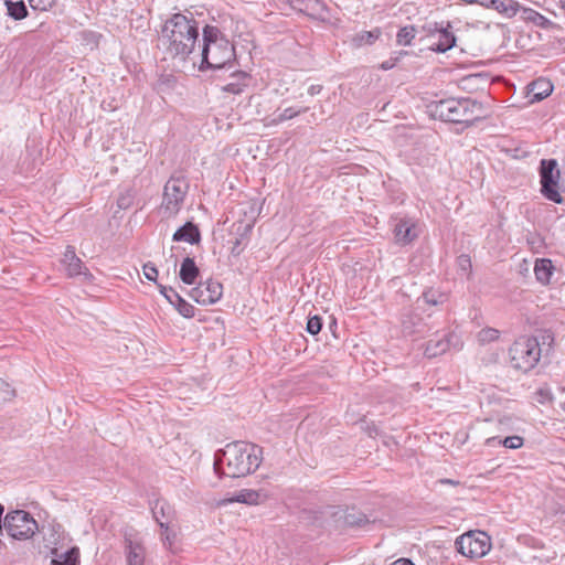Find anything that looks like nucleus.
<instances>
[{
  "label": "nucleus",
  "instance_id": "f257e3e1",
  "mask_svg": "<svg viewBox=\"0 0 565 565\" xmlns=\"http://www.w3.org/2000/svg\"><path fill=\"white\" fill-rule=\"evenodd\" d=\"M198 39V21L175 13L162 25L159 46L163 50L164 58L183 63L195 52Z\"/></svg>",
  "mask_w": 565,
  "mask_h": 565
},
{
  "label": "nucleus",
  "instance_id": "f03ea898",
  "mask_svg": "<svg viewBox=\"0 0 565 565\" xmlns=\"http://www.w3.org/2000/svg\"><path fill=\"white\" fill-rule=\"evenodd\" d=\"M263 460V449L247 441H233L215 454L214 470L222 476L241 478L255 472Z\"/></svg>",
  "mask_w": 565,
  "mask_h": 565
},
{
  "label": "nucleus",
  "instance_id": "7ed1b4c3",
  "mask_svg": "<svg viewBox=\"0 0 565 565\" xmlns=\"http://www.w3.org/2000/svg\"><path fill=\"white\" fill-rule=\"evenodd\" d=\"M200 56L202 63L209 68H223L227 65L232 67V62L235 60V50L218 28L205 25Z\"/></svg>",
  "mask_w": 565,
  "mask_h": 565
},
{
  "label": "nucleus",
  "instance_id": "20e7f679",
  "mask_svg": "<svg viewBox=\"0 0 565 565\" xmlns=\"http://www.w3.org/2000/svg\"><path fill=\"white\" fill-rule=\"evenodd\" d=\"M434 113L444 121L467 124L480 119L483 116L481 104L470 98H447L439 100Z\"/></svg>",
  "mask_w": 565,
  "mask_h": 565
},
{
  "label": "nucleus",
  "instance_id": "39448f33",
  "mask_svg": "<svg viewBox=\"0 0 565 565\" xmlns=\"http://www.w3.org/2000/svg\"><path fill=\"white\" fill-rule=\"evenodd\" d=\"M541 345L535 337H520L509 350L511 365L520 371L529 372L541 359Z\"/></svg>",
  "mask_w": 565,
  "mask_h": 565
},
{
  "label": "nucleus",
  "instance_id": "423d86ee",
  "mask_svg": "<svg viewBox=\"0 0 565 565\" xmlns=\"http://www.w3.org/2000/svg\"><path fill=\"white\" fill-rule=\"evenodd\" d=\"M189 182L183 177H171L163 186L161 209L167 216L177 215L184 203Z\"/></svg>",
  "mask_w": 565,
  "mask_h": 565
},
{
  "label": "nucleus",
  "instance_id": "0eeeda50",
  "mask_svg": "<svg viewBox=\"0 0 565 565\" xmlns=\"http://www.w3.org/2000/svg\"><path fill=\"white\" fill-rule=\"evenodd\" d=\"M4 529L15 540L31 539L38 531V523L33 516L23 510H14L4 516Z\"/></svg>",
  "mask_w": 565,
  "mask_h": 565
},
{
  "label": "nucleus",
  "instance_id": "6e6552de",
  "mask_svg": "<svg viewBox=\"0 0 565 565\" xmlns=\"http://www.w3.org/2000/svg\"><path fill=\"white\" fill-rule=\"evenodd\" d=\"M456 547L466 557H481L490 551L491 537L482 531H469L456 540Z\"/></svg>",
  "mask_w": 565,
  "mask_h": 565
},
{
  "label": "nucleus",
  "instance_id": "1a4fd4ad",
  "mask_svg": "<svg viewBox=\"0 0 565 565\" xmlns=\"http://www.w3.org/2000/svg\"><path fill=\"white\" fill-rule=\"evenodd\" d=\"M559 175L561 173L555 159H543L541 161L540 177L542 194L547 200L557 204L563 203V198L557 191Z\"/></svg>",
  "mask_w": 565,
  "mask_h": 565
},
{
  "label": "nucleus",
  "instance_id": "9d476101",
  "mask_svg": "<svg viewBox=\"0 0 565 565\" xmlns=\"http://www.w3.org/2000/svg\"><path fill=\"white\" fill-rule=\"evenodd\" d=\"M223 295V286L218 281L207 280L194 287L190 297L200 305H212L217 302Z\"/></svg>",
  "mask_w": 565,
  "mask_h": 565
},
{
  "label": "nucleus",
  "instance_id": "9b49d317",
  "mask_svg": "<svg viewBox=\"0 0 565 565\" xmlns=\"http://www.w3.org/2000/svg\"><path fill=\"white\" fill-rule=\"evenodd\" d=\"M124 547L127 565L145 564L146 548L139 534L136 531L125 533Z\"/></svg>",
  "mask_w": 565,
  "mask_h": 565
},
{
  "label": "nucleus",
  "instance_id": "f8f14e48",
  "mask_svg": "<svg viewBox=\"0 0 565 565\" xmlns=\"http://www.w3.org/2000/svg\"><path fill=\"white\" fill-rule=\"evenodd\" d=\"M450 347L459 350L462 343L456 333H449L440 339H430L425 348V355L428 358H435L439 354L445 353Z\"/></svg>",
  "mask_w": 565,
  "mask_h": 565
},
{
  "label": "nucleus",
  "instance_id": "ddd939ff",
  "mask_svg": "<svg viewBox=\"0 0 565 565\" xmlns=\"http://www.w3.org/2000/svg\"><path fill=\"white\" fill-rule=\"evenodd\" d=\"M61 263L68 277H75L79 275L92 277L81 258L76 256L75 249L72 246L66 247Z\"/></svg>",
  "mask_w": 565,
  "mask_h": 565
},
{
  "label": "nucleus",
  "instance_id": "4468645a",
  "mask_svg": "<svg viewBox=\"0 0 565 565\" xmlns=\"http://www.w3.org/2000/svg\"><path fill=\"white\" fill-rule=\"evenodd\" d=\"M250 76L243 71H234L230 81L221 86V90L233 95L242 94L249 86Z\"/></svg>",
  "mask_w": 565,
  "mask_h": 565
},
{
  "label": "nucleus",
  "instance_id": "2eb2a0df",
  "mask_svg": "<svg viewBox=\"0 0 565 565\" xmlns=\"http://www.w3.org/2000/svg\"><path fill=\"white\" fill-rule=\"evenodd\" d=\"M152 515L162 530H168V525L174 520L175 511L173 507L164 500H157L151 508Z\"/></svg>",
  "mask_w": 565,
  "mask_h": 565
},
{
  "label": "nucleus",
  "instance_id": "dca6fc26",
  "mask_svg": "<svg viewBox=\"0 0 565 565\" xmlns=\"http://www.w3.org/2000/svg\"><path fill=\"white\" fill-rule=\"evenodd\" d=\"M553 92V84L546 78H537L526 86L530 103L540 102Z\"/></svg>",
  "mask_w": 565,
  "mask_h": 565
},
{
  "label": "nucleus",
  "instance_id": "f3484780",
  "mask_svg": "<svg viewBox=\"0 0 565 565\" xmlns=\"http://www.w3.org/2000/svg\"><path fill=\"white\" fill-rule=\"evenodd\" d=\"M450 23L443 25L437 35L438 41L430 44V49L435 52L444 53L452 49L456 44V36L449 31Z\"/></svg>",
  "mask_w": 565,
  "mask_h": 565
},
{
  "label": "nucleus",
  "instance_id": "a211bd4d",
  "mask_svg": "<svg viewBox=\"0 0 565 565\" xmlns=\"http://www.w3.org/2000/svg\"><path fill=\"white\" fill-rule=\"evenodd\" d=\"M200 231L192 222H186L183 226L175 231L172 239L174 242H186L198 244L200 242Z\"/></svg>",
  "mask_w": 565,
  "mask_h": 565
},
{
  "label": "nucleus",
  "instance_id": "6ab92c4d",
  "mask_svg": "<svg viewBox=\"0 0 565 565\" xmlns=\"http://www.w3.org/2000/svg\"><path fill=\"white\" fill-rule=\"evenodd\" d=\"M266 500L267 494L262 491L243 489L235 497L228 499V502H239L249 505H257L264 503Z\"/></svg>",
  "mask_w": 565,
  "mask_h": 565
},
{
  "label": "nucleus",
  "instance_id": "aec40b11",
  "mask_svg": "<svg viewBox=\"0 0 565 565\" xmlns=\"http://www.w3.org/2000/svg\"><path fill=\"white\" fill-rule=\"evenodd\" d=\"M394 233L396 241L401 244H408L417 236L415 225L409 221L398 222L395 226Z\"/></svg>",
  "mask_w": 565,
  "mask_h": 565
},
{
  "label": "nucleus",
  "instance_id": "412c9836",
  "mask_svg": "<svg viewBox=\"0 0 565 565\" xmlns=\"http://www.w3.org/2000/svg\"><path fill=\"white\" fill-rule=\"evenodd\" d=\"M554 266L552 264L551 259L542 258L536 259L535 266H534V273L536 279L546 285L551 281V278L553 276Z\"/></svg>",
  "mask_w": 565,
  "mask_h": 565
},
{
  "label": "nucleus",
  "instance_id": "4be33fe9",
  "mask_svg": "<svg viewBox=\"0 0 565 565\" xmlns=\"http://www.w3.org/2000/svg\"><path fill=\"white\" fill-rule=\"evenodd\" d=\"M180 278L186 285L194 284L196 277L199 276V268L195 265V262L191 257H185L181 264L180 268Z\"/></svg>",
  "mask_w": 565,
  "mask_h": 565
},
{
  "label": "nucleus",
  "instance_id": "5701e85b",
  "mask_svg": "<svg viewBox=\"0 0 565 565\" xmlns=\"http://www.w3.org/2000/svg\"><path fill=\"white\" fill-rule=\"evenodd\" d=\"M8 15L14 20H22L28 15V9L23 1L6 0Z\"/></svg>",
  "mask_w": 565,
  "mask_h": 565
},
{
  "label": "nucleus",
  "instance_id": "b1692460",
  "mask_svg": "<svg viewBox=\"0 0 565 565\" xmlns=\"http://www.w3.org/2000/svg\"><path fill=\"white\" fill-rule=\"evenodd\" d=\"M78 562L79 551L77 547H72L65 553L56 555V557L52 559L53 565H78Z\"/></svg>",
  "mask_w": 565,
  "mask_h": 565
},
{
  "label": "nucleus",
  "instance_id": "393cba45",
  "mask_svg": "<svg viewBox=\"0 0 565 565\" xmlns=\"http://www.w3.org/2000/svg\"><path fill=\"white\" fill-rule=\"evenodd\" d=\"M520 9V4L515 0H497V12L500 14L512 18Z\"/></svg>",
  "mask_w": 565,
  "mask_h": 565
},
{
  "label": "nucleus",
  "instance_id": "a878e982",
  "mask_svg": "<svg viewBox=\"0 0 565 565\" xmlns=\"http://www.w3.org/2000/svg\"><path fill=\"white\" fill-rule=\"evenodd\" d=\"M307 110H308L307 107H303L300 109H295L294 107H288L279 115L273 117L266 125H278L282 121L292 119V118L299 116L300 114L306 113Z\"/></svg>",
  "mask_w": 565,
  "mask_h": 565
},
{
  "label": "nucleus",
  "instance_id": "bb28decb",
  "mask_svg": "<svg viewBox=\"0 0 565 565\" xmlns=\"http://www.w3.org/2000/svg\"><path fill=\"white\" fill-rule=\"evenodd\" d=\"M420 318L417 315H414L411 310H407L403 313L402 317V328L406 334H413L416 332V327L418 326Z\"/></svg>",
  "mask_w": 565,
  "mask_h": 565
},
{
  "label": "nucleus",
  "instance_id": "cd10ccee",
  "mask_svg": "<svg viewBox=\"0 0 565 565\" xmlns=\"http://www.w3.org/2000/svg\"><path fill=\"white\" fill-rule=\"evenodd\" d=\"M416 35V29L413 25L402 28L396 35V42L398 45H411L413 39Z\"/></svg>",
  "mask_w": 565,
  "mask_h": 565
},
{
  "label": "nucleus",
  "instance_id": "c85d7f7f",
  "mask_svg": "<svg viewBox=\"0 0 565 565\" xmlns=\"http://www.w3.org/2000/svg\"><path fill=\"white\" fill-rule=\"evenodd\" d=\"M445 300H446V295L439 292L438 290L430 289V290L424 292L422 298L418 299L417 302L419 303L422 301L425 305L436 306V305L445 302Z\"/></svg>",
  "mask_w": 565,
  "mask_h": 565
},
{
  "label": "nucleus",
  "instance_id": "c756f323",
  "mask_svg": "<svg viewBox=\"0 0 565 565\" xmlns=\"http://www.w3.org/2000/svg\"><path fill=\"white\" fill-rule=\"evenodd\" d=\"M15 397V390L10 383L0 377V405L11 402Z\"/></svg>",
  "mask_w": 565,
  "mask_h": 565
},
{
  "label": "nucleus",
  "instance_id": "7c9ffc66",
  "mask_svg": "<svg viewBox=\"0 0 565 565\" xmlns=\"http://www.w3.org/2000/svg\"><path fill=\"white\" fill-rule=\"evenodd\" d=\"M457 267L461 276L469 277L472 268L470 256L466 254L458 256Z\"/></svg>",
  "mask_w": 565,
  "mask_h": 565
},
{
  "label": "nucleus",
  "instance_id": "2f4dec72",
  "mask_svg": "<svg viewBox=\"0 0 565 565\" xmlns=\"http://www.w3.org/2000/svg\"><path fill=\"white\" fill-rule=\"evenodd\" d=\"M177 309L181 316L184 318H192L194 316V307L186 302L184 299L180 297V300H177L175 303Z\"/></svg>",
  "mask_w": 565,
  "mask_h": 565
},
{
  "label": "nucleus",
  "instance_id": "473e14b6",
  "mask_svg": "<svg viewBox=\"0 0 565 565\" xmlns=\"http://www.w3.org/2000/svg\"><path fill=\"white\" fill-rule=\"evenodd\" d=\"M523 438L518 435L504 437L502 440H500V444L509 449H519L523 446Z\"/></svg>",
  "mask_w": 565,
  "mask_h": 565
},
{
  "label": "nucleus",
  "instance_id": "72a5a7b5",
  "mask_svg": "<svg viewBox=\"0 0 565 565\" xmlns=\"http://www.w3.org/2000/svg\"><path fill=\"white\" fill-rule=\"evenodd\" d=\"M158 287L160 294L163 295L170 303L174 305L177 300H180V295L172 287H167L160 284H158Z\"/></svg>",
  "mask_w": 565,
  "mask_h": 565
},
{
  "label": "nucleus",
  "instance_id": "f704fd0d",
  "mask_svg": "<svg viewBox=\"0 0 565 565\" xmlns=\"http://www.w3.org/2000/svg\"><path fill=\"white\" fill-rule=\"evenodd\" d=\"M321 328H322V321H321L320 317L313 316L308 319L306 330L310 334H312V335L318 334L320 332Z\"/></svg>",
  "mask_w": 565,
  "mask_h": 565
},
{
  "label": "nucleus",
  "instance_id": "c9c22d12",
  "mask_svg": "<svg viewBox=\"0 0 565 565\" xmlns=\"http://www.w3.org/2000/svg\"><path fill=\"white\" fill-rule=\"evenodd\" d=\"M444 25V23H437V22H429V23H426L422 26V30L426 33L427 36L429 38H434V36H437L438 33H439V30L441 29V26Z\"/></svg>",
  "mask_w": 565,
  "mask_h": 565
},
{
  "label": "nucleus",
  "instance_id": "e433bc0d",
  "mask_svg": "<svg viewBox=\"0 0 565 565\" xmlns=\"http://www.w3.org/2000/svg\"><path fill=\"white\" fill-rule=\"evenodd\" d=\"M143 275L150 281H157L158 269L152 263H147L143 265Z\"/></svg>",
  "mask_w": 565,
  "mask_h": 565
},
{
  "label": "nucleus",
  "instance_id": "4c0bfd02",
  "mask_svg": "<svg viewBox=\"0 0 565 565\" xmlns=\"http://www.w3.org/2000/svg\"><path fill=\"white\" fill-rule=\"evenodd\" d=\"M494 340V329H483L478 334V341L481 344L490 343Z\"/></svg>",
  "mask_w": 565,
  "mask_h": 565
},
{
  "label": "nucleus",
  "instance_id": "58836bf2",
  "mask_svg": "<svg viewBox=\"0 0 565 565\" xmlns=\"http://www.w3.org/2000/svg\"><path fill=\"white\" fill-rule=\"evenodd\" d=\"M53 1L51 0H29L30 6L35 10L45 11L47 7H51Z\"/></svg>",
  "mask_w": 565,
  "mask_h": 565
},
{
  "label": "nucleus",
  "instance_id": "ea45409f",
  "mask_svg": "<svg viewBox=\"0 0 565 565\" xmlns=\"http://www.w3.org/2000/svg\"><path fill=\"white\" fill-rule=\"evenodd\" d=\"M379 35H380L379 30H376L375 32L370 31V32H364L361 35V39L364 40L366 43L372 44L379 38Z\"/></svg>",
  "mask_w": 565,
  "mask_h": 565
},
{
  "label": "nucleus",
  "instance_id": "a19ab883",
  "mask_svg": "<svg viewBox=\"0 0 565 565\" xmlns=\"http://www.w3.org/2000/svg\"><path fill=\"white\" fill-rule=\"evenodd\" d=\"M497 31H500L502 33L503 41L501 43V46H504L505 45V40H510V31L507 28V25L501 24V23H497Z\"/></svg>",
  "mask_w": 565,
  "mask_h": 565
},
{
  "label": "nucleus",
  "instance_id": "79ce46f5",
  "mask_svg": "<svg viewBox=\"0 0 565 565\" xmlns=\"http://www.w3.org/2000/svg\"><path fill=\"white\" fill-rule=\"evenodd\" d=\"M174 537H175V534L174 533H171L168 530H163L162 534H161V539L163 541L164 544H168L169 546L172 545L173 541H174Z\"/></svg>",
  "mask_w": 565,
  "mask_h": 565
},
{
  "label": "nucleus",
  "instance_id": "37998d69",
  "mask_svg": "<svg viewBox=\"0 0 565 565\" xmlns=\"http://www.w3.org/2000/svg\"><path fill=\"white\" fill-rule=\"evenodd\" d=\"M536 395L539 396L537 401L540 403H544L545 401H551L552 399L551 393L547 390H544V388H540L536 392Z\"/></svg>",
  "mask_w": 565,
  "mask_h": 565
},
{
  "label": "nucleus",
  "instance_id": "c03bdc74",
  "mask_svg": "<svg viewBox=\"0 0 565 565\" xmlns=\"http://www.w3.org/2000/svg\"><path fill=\"white\" fill-rule=\"evenodd\" d=\"M501 151L505 152L507 154L511 156L512 158H520L524 154V151H522L519 148H514L513 150L507 149L503 146H501Z\"/></svg>",
  "mask_w": 565,
  "mask_h": 565
},
{
  "label": "nucleus",
  "instance_id": "a18cd8bd",
  "mask_svg": "<svg viewBox=\"0 0 565 565\" xmlns=\"http://www.w3.org/2000/svg\"><path fill=\"white\" fill-rule=\"evenodd\" d=\"M495 81H497V86L500 84L502 85V87L507 90H510V89H514L513 85L509 84L505 79L501 78L500 76L497 75L495 77Z\"/></svg>",
  "mask_w": 565,
  "mask_h": 565
},
{
  "label": "nucleus",
  "instance_id": "49530a36",
  "mask_svg": "<svg viewBox=\"0 0 565 565\" xmlns=\"http://www.w3.org/2000/svg\"><path fill=\"white\" fill-rule=\"evenodd\" d=\"M321 89H322L321 85H311L308 88V94L311 96H315V95H318L321 92Z\"/></svg>",
  "mask_w": 565,
  "mask_h": 565
},
{
  "label": "nucleus",
  "instance_id": "de8ad7c7",
  "mask_svg": "<svg viewBox=\"0 0 565 565\" xmlns=\"http://www.w3.org/2000/svg\"><path fill=\"white\" fill-rule=\"evenodd\" d=\"M475 3H479L484 8H492L494 6V0H477Z\"/></svg>",
  "mask_w": 565,
  "mask_h": 565
},
{
  "label": "nucleus",
  "instance_id": "09e8293b",
  "mask_svg": "<svg viewBox=\"0 0 565 565\" xmlns=\"http://www.w3.org/2000/svg\"><path fill=\"white\" fill-rule=\"evenodd\" d=\"M84 35L89 36V41L94 42L95 44H97L98 39L100 38V35L95 32H85Z\"/></svg>",
  "mask_w": 565,
  "mask_h": 565
},
{
  "label": "nucleus",
  "instance_id": "8fccbe9b",
  "mask_svg": "<svg viewBox=\"0 0 565 565\" xmlns=\"http://www.w3.org/2000/svg\"><path fill=\"white\" fill-rule=\"evenodd\" d=\"M392 565H414L409 559L407 558H399L395 561Z\"/></svg>",
  "mask_w": 565,
  "mask_h": 565
},
{
  "label": "nucleus",
  "instance_id": "3c124183",
  "mask_svg": "<svg viewBox=\"0 0 565 565\" xmlns=\"http://www.w3.org/2000/svg\"><path fill=\"white\" fill-rule=\"evenodd\" d=\"M239 239H236L235 243H234V246L232 247V254L233 255H239L241 254V249L238 248L239 247Z\"/></svg>",
  "mask_w": 565,
  "mask_h": 565
},
{
  "label": "nucleus",
  "instance_id": "603ef678",
  "mask_svg": "<svg viewBox=\"0 0 565 565\" xmlns=\"http://www.w3.org/2000/svg\"><path fill=\"white\" fill-rule=\"evenodd\" d=\"M529 19H532V20H536L537 19H544L543 15H541L540 13L533 11V10H530V15L527 17Z\"/></svg>",
  "mask_w": 565,
  "mask_h": 565
},
{
  "label": "nucleus",
  "instance_id": "864d4df0",
  "mask_svg": "<svg viewBox=\"0 0 565 565\" xmlns=\"http://www.w3.org/2000/svg\"><path fill=\"white\" fill-rule=\"evenodd\" d=\"M439 482L443 483V484H446V483H448V484H458L459 483L458 481H455V480H451V479H440Z\"/></svg>",
  "mask_w": 565,
  "mask_h": 565
},
{
  "label": "nucleus",
  "instance_id": "5fc2aeb1",
  "mask_svg": "<svg viewBox=\"0 0 565 565\" xmlns=\"http://www.w3.org/2000/svg\"><path fill=\"white\" fill-rule=\"evenodd\" d=\"M4 512L3 505L0 503V533L2 532V515Z\"/></svg>",
  "mask_w": 565,
  "mask_h": 565
},
{
  "label": "nucleus",
  "instance_id": "6e6d98bb",
  "mask_svg": "<svg viewBox=\"0 0 565 565\" xmlns=\"http://www.w3.org/2000/svg\"><path fill=\"white\" fill-rule=\"evenodd\" d=\"M522 105H520L519 103L516 102H512V103H509L507 106H504V108H510V107H521Z\"/></svg>",
  "mask_w": 565,
  "mask_h": 565
},
{
  "label": "nucleus",
  "instance_id": "4d7b16f0",
  "mask_svg": "<svg viewBox=\"0 0 565 565\" xmlns=\"http://www.w3.org/2000/svg\"><path fill=\"white\" fill-rule=\"evenodd\" d=\"M391 67H392V66H391V64H388L387 62H385V63H383V64H382V68H383V70H388V68H391Z\"/></svg>",
  "mask_w": 565,
  "mask_h": 565
},
{
  "label": "nucleus",
  "instance_id": "13d9d810",
  "mask_svg": "<svg viewBox=\"0 0 565 565\" xmlns=\"http://www.w3.org/2000/svg\"><path fill=\"white\" fill-rule=\"evenodd\" d=\"M529 541L533 543V546H536V544L539 543L535 539H530Z\"/></svg>",
  "mask_w": 565,
  "mask_h": 565
},
{
  "label": "nucleus",
  "instance_id": "bf43d9fd",
  "mask_svg": "<svg viewBox=\"0 0 565 565\" xmlns=\"http://www.w3.org/2000/svg\"><path fill=\"white\" fill-rule=\"evenodd\" d=\"M360 522H361V520H359V522H356V524H360ZM349 523L354 524L355 521H349Z\"/></svg>",
  "mask_w": 565,
  "mask_h": 565
}]
</instances>
